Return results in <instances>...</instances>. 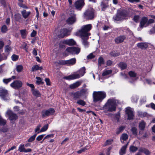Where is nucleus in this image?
I'll list each match as a JSON object with an SVG mask.
<instances>
[{
    "instance_id": "f257e3e1",
    "label": "nucleus",
    "mask_w": 155,
    "mask_h": 155,
    "mask_svg": "<svg viewBox=\"0 0 155 155\" xmlns=\"http://www.w3.org/2000/svg\"><path fill=\"white\" fill-rule=\"evenodd\" d=\"M92 27V25L90 24L83 25L77 33V35L81 38L82 44L85 48H87L89 46V43L87 40L88 39V36L91 35V34L89 32L91 29Z\"/></svg>"
},
{
    "instance_id": "f03ea898",
    "label": "nucleus",
    "mask_w": 155,
    "mask_h": 155,
    "mask_svg": "<svg viewBox=\"0 0 155 155\" xmlns=\"http://www.w3.org/2000/svg\"><path fill=\"white\" fill-rule=\"evenodd\" d=\"M119 102L117 100L114 98L109 99L104 105L103 109L105 112H113L116 110L117 104Z\"/></svg>"
},
{
    "instance_id": "7ed1b4c3",
    "label": "nucleus",
    "mask_w": 155,
    "mask_h": 155,
    "mask_svg": "<svg viewBox=\"0 0 155 155\" xmlns=\"http://www.w3.org/2000/svg\"><path fill=\"white\" fill-rule=\"evenodd\" d=\"M106 97V93L104 91H94L93 93V101L94 103L101 102Z\"/></svg>"
},
{
    "instance_id": "20e7f679",
    "label": "nucleus",
    "mask_w": 155,
    "mask_h": 155,
    "mask_svg": "<svg viewBox=\"0 0 155 155\" xmlns=\"http://www.w3.org/2000/svg\"><path fill=\"white\" fill-rule=\"evenodd\" d=\"M85 70V68L83 67L80 68L77 73L64 77V78L67 80H71L79 78L84 74L86 73Z\"/></svg>"
},
{
    "instance_id": "39448f33",
    "label": "nucleus",
    "mask_w": 155,
    "mask_h": 155,
    "mask_svg": "<svg viewBox=\"0 0 155 155\" xmlns=\"http://www.w3.org/2000/svg\"><path fill=\"white\" fill-rule=\"evenodd\" d=\"M127 16V14L125 12H118L113 18L115 21H121L126 19Z\"/></svg>"
},
{
    "instance_id": "423d86ee",
    "label": "nucleus",
    "mask_w": 155,
    "mask_h": 155,
    "mask_svg": "<svg viewBox=\"0 0 155 155\" xmlns=\"http://www.w3.org/2000/svg\"><path fill=\"white\" fill-rule=\"evenodd\" d=\"M0 96L4 101H7L10 99V95L8 91L3 88H0Z\"/></svg>"
},
{
    "instance_id": "0eeeda50",
    "label": "nucleus",
    "mask_w": 155,
    "mask_h": 155,
    "mask_svg": "<svg viewBox=\"0 0 155 155\" xmlns=\"http://www.w3.org/2000/svg\"><path fill=\"white\" fill-rule=\"evenodd\" d=\"M6 116H8L9 120L12 122L15 121L18 118L17 114L14 113L10 109H8L7 110L6 113Z\"/></svg>"
},
{
    "instance_id": "6e6552de",
    "label": "nucleus",
    "mask_w": 155,
    "mask_h": 155,
    "mask_svg": "<svg viewBox=\"0 0 155 155\" xmlns=\"http://www.w3.org/2000/svg\"><path fill=\"white\" fill-rule=\"evenodd\" d=\"M94 10L92 8L87 9L84 13V17L86 19H92L94 16Z\"/></svg>"
},
{
    "instance_id": "1a4fd4ad",
    "label": "nucleus",
    "mask_w": 155,
    "mask_h": 155,
    "mask_svg": "<svg viewBox=\"0 0 155 155\" xmlns=\"http://www.w3.org/2000/svg\"><path fill=\"white\" fill-rule=\"evenodd\" d=\"M23 83L19 80L14 81L10 84V86L15 89H18L22 87Z\"/></svg>"
},
{
    "instance_id": "9d476101",
    "label": "nucleus",
    "mask_w": 155,
    "mask_h": 155,
    "mask_svg": "<svg viewBox=\"0 0 155 155\" xmlns=\"http://www.w3.org/2000/svg\"><path fill=\"white\" fill-rule=\"evenodd\" d=\"M125 112L128 116V119L132 120L134 117V112L133 109L130 107H127L126 108Z\"/></svg>"
},
{
    "instance_id": "9b49d317",
    "label": "nucleus",
    "mask_w": 155,
    "mask_h": 155,
    "mask_svg": "<svg viewBox=\"0 0 155 155\" xmlns=\"http://www.w3.org/2000/svg\"><path fill=\"white\" fill-rule=\"evenodd\" d=\"M67 51L72 54H78L80 51L79 48L76 47H69L66 49Z\"/></svg>"
},
{
    "instance_id": "f8f14e48",
    "label": "nucleus",
    "mask_w": 155,
    "mask_h": 155,
    "mask_svg": "<svg viewBox=\"0 0 155 155\" xmlns=\"http://www.w3.org/2000/svg\"><path fill=\"white\" fill-rule=\"evenodd\" d=\"M59 33L58 35L59 37L63 38L70 35V31L66 28H63L60 30Z\"/></svg>"
},
{
    "instance_id": "ddd939ff",
    "label": "nucleus",
    "mask_w": 155,
    "mask_h": 155,
    "mask_svg": "<svg viewBox=\"0 0 155 155\" xmlns=\"http://www.w3.org/2000/svg\"><path fill=\"white\" fill-rule=\"evenodd\" d=\"M75 41L73 39H67L61 41L59 44V47L61 48L63 47L61 45V44H63L68 45H75Z\"/></svg>"
},
{
    "instance_id": "4468645a",
    "label": "nucleus",
    "mask_w": 155,
    "mask_h": 155,
    "mask_svg": "<svg viewBox=\"0 0 155 155\" xmlns=\"http://www.w3.org/2000/svg\"><path fill=\"white\" fill-rule=\"evenodd\" d=\"M55 112V110L53 108H50L46 110H43L41 113L42 116L43 117L48 116L53 114Z\"/></svg>"
},
{
    "instance_id": "2eb2a0df",
    "label": "nucleus",
    "mask_w": 155,
    "mask_h": 155,
    "mask_svg": "<svg viewBox=\"0 0 155 155\" xmlns=\"http://www.w3.org/2000/svg\"><path fill=\"white\" fill-rule=\"evenodd\" d=\"M128 74L132 79V80H129V81L130 83H133L137 80V79L138 78L137 77V74L134 71H130L128 73Z\"/></svg>"
},
{
    "instance_id": "dca6fc26",
    "label": "nucleus",
    "mask_w": 155,
    "mask_h": 155,
    "mask_svg": "<svg viewBox=\"0 0 155 155\" xmlns=\"http://www.w3.org/2000/svg\"><path fill=\"white\" fill-rule=\"evenodd\" d=\"M87 90L86 89H83L80 91H77L75 93H72L73 98L74 99L79 98L82 96V94L85 93L86 92Z\"/></svg>"
},
{
    "instance_id": "f3484780",
    "label": "nucleus",
    "mask_w": 155,
    "mask_h": 155,
    "mask_svg": "<svg viewBox=\"0 0 155 155\" xmlns=\"http://www.w3.org/2000/svg\"><path fill=\"white\" fill-rule=\"evenodd\" d=\"M84 3L83 0H78L74 4V5L77 9H81L84 6Z\"/></svg>"
},
{
    "instance_id": "a211bd4d",
    "label": "nucleus",
    "mask_w": 155,
    "mask_h": 155,
    "mask_svg": "<svg viewBox=\"0 0 155 155\" xmlns=\"http://www.w3.org/2000/svg\"><path fill=\"white\" fill-rule=\"evenodd\" d=\"M76 20L75 15L74 14L67 19L66 22L69 24H72L75 22Z\"/></svg>"
},
{
    "instance_id": "6ab92c4d",
    "label": "nucleus",
    "mask_w": 155,
    "mask_h": 155,
    "mask_svg": "<svg viewBox=\"0 0 155 155\" xmlns=\"http://www.w3.org/2000/svg\"><path fill=\"white\" fill-rule=\"evenodd\" d=\"M18 150L20 152L27 153L31 151V150L30 148L26 149L24 147V144H21L19 147Z\"/></svg>"
},
{
    "instance_id": "aec40b11",
    "label": "nucleus",
    "mask_w": 155,
    "mask_h": 155,
    "mask_svg": "<svg viewBox=\"0 0 155 155\" xmlns=\"http://www.w3.org/2000/svg\"><path fill=\"white\" fill-rule=\"evenodd\" d=\"M148 18L146 17H143L140 21V27L143 28L145 25H147Z\"/></svg>"
},
{
    "instance_id": "412c9836",
    "label": "nucleus",
    "mask_w": 155,
    "mask_h": 155,
    "mask_svg": "<svg viewBox=\"0 0 155 155\" xmlns=\"http://www.w3.org/2000/svg\"><path fill=\"white\" fill-rule=\"evenodd\" d=\"M126 36L124 35L120 36L118 37L115 39V41L117 43H120L123 42L126 39Z\"/></svg>"
},
{
    "instance_id": "4be33fe9",
    "label": "nucleus",
    "mask_w": 155,
    "mask_h": 155,
    "mask_svg": "<svg viewBox=\"0 0 155 155\" xmlns=\"http://www.w3.org/2000/svg\"><path fill=\"white\" fill-rule=\"evenodd\" d=\"M127 143L126 145L123 146L120 150L119 153L120 155H123L126 153V150L128 145Z\"/></svg>"
},
{
    "instance_id": "5701e85b",
    "label": "nucleus",
    "mask_w": 155,
    "mask_h": 155,
    "mask_svg": "<svg viewBox=\"0 0 155 155\" xmlns=\"http://www.w3.org/2000/svg\"><path fill=\"white\" fill-rule=\"evenodd\" d=\"M137 47L142 49H145L148 46L147 44L146 43H139L137 44Z\"/></svg>"
},
{
    "instance_id": "b1692460",
    "label": "nucleus",
    "mask_w": 155,
    "mask_h": 155,
    "mask_svg": "<svg viewBox=\"0 0 155 155\" xmlns=\"http://www.w3.org/2000/svg\"><path fill=\"white\" fill-rule=\"evenodd\" d=\"M139 151V152L143 153L146 155H150V152L148 150L143 147H140Z\"/></svg>"
},
{
    "instance_id": "393cba45",
    "label": "nucleus",
    "mask_w": 155,
    "mask_h": 155,
    "mask_svg": "<svg viewBox=\"0 0 155 155\" xmlns=\"http://www.w3.org/2000/svg\"><path fill=\"white\" fill-rule=\"evenodd\" d=\"M76 62V59L75 58L66 60V64L68 65H72L74 64Z\"/></svg>"
},
{
    "instance_id": "a878e982",
    "label": "nucleus",
    "mask_w": 155,
    "mask_h": 155,
    "mask_svg": "<svg viewBox=\"0 0 155 155\" xmlns=\"http://www.w3.org/2000/svg\"><path fill=\"white\" fill-rule=\"evenodd\" d=\"M21 13L23 17L25 19L28 17L31 12H26L25 10H23L21 12Z\"/></svg>"
},
{
    "instance_id": "bb28decb",
    "label": "nucleus",
    "mask_w": 155,
    "mask_h": 155,
    "mask_svg": "<svg viewBox=\"0 0 155 155\" xmlns=\"http://www.w3.org/2000/svg\"><path fill=\"white\" fill-rule=\"evenodd\" d=\"M118 65L121 70L125 69L127 68V64L124 62H120L118 64Z\"/></svg>"
},
{
    "instance_id": "cd10ccee",
    "label": "nucleus",
    "mask_w": 155,
    "mask_h": 155,
    "mask_svg": "<svg viewBox=\"0 0 155 155\" xmlns=\"http://www.w3.org/2000/svg\"><path fill=\"white\" fill-rule=\"evenodd\" d=\"M128 135L126 134H123L120 137L121 142L122 143H124V141L128 139Z\"/></svg>"
},
{
    "instance_id": "c85d7f7f",
    "label": "nucleus",
    "mask_w": 155,
    "mask_h": 155,
    "mask_svg": "<svg viewBox=\"0 0 155 155\" xmlns=\"http://www.w3.org/2000/svg\"><path fill=\"white\" fill-rule=\"evenodd\" d=\"M146 123L143 120L141 121L139 124V127L140 130H143L145 127Z\"/></svg>"
},
{
    "instance_id": "c756f323",
    "label": "nucleus",
    "mask_w": 155,
    "mask_h": 155,
    "mask_svg": "<svg viewBox=\"0 0 155 155\" xmlns=\"http://www.w3.org/2000/svg\"><path fill=\"white\" fill-rule=\"evenodd\" d=\"M112 71L111 70L105 69L102 73V76H105L108 75L112 73Z\"/></svg>"
},
{
    "instance_id": "7c9ffc66",
    "label": "nucleus",
    "mask_w": 155,
    "mask_h": 155,
    "mask_svg": "<svg viewBox=\"0 0 155 155\" xmlns=\"http://www.w3.org/2000/svg\"><path fill=\"white\" fill-rule=\"evenodd\" d=\"M42 69V67H39L37 65H34L32 67L31 69V71H36L38 70H41Z\"/></svg>"
},
{
    "instance_id": "2f4dec72",
    "label": "nucleus",
    "mask_w": 155,
    "mask_h": 155,
    "mask_svg": "<svg viewBox=\"0 0 155 155\" xmlns=\"http://www.w3.org/2000/svg\"><path fill=\"white\" fill-rule=\"evenodd\" d=\"M81 84V83L79 81H77L76 82L71 85L70 87L71 89L75 88L79 86Z\"/></svg>"
},
{
    "instance_id": "473e14b6",
    "label": "nucleus",
    "mask_w": 155,
    "mask_h": 155,
    "mask_svg": "<svg viewBox=\"0 0 155 155\" xmlns=\"http://www.w3.org/2000/svg\"><path fill=\"white\" fill-rule=\"evenodd\" d=\"M108 6L107 4L104 2V1L102 2L101 4V6L102 8V10H104Z\"/></svg>"
},
{
    "instance_id": "72a5a7b5",
    "label": "nucleus",
    "mask_w": 155,
    "mask_h": 155,
    "mask_svg": "<svg viewBox=\"0 0 155 155\" xmlns=\"http://www.w3.org/2000/svg\"><path fill=\"white\" fill-rule=\"evenodd\" d=\"M32 92L33 94L35 96L38 97L40 96V94L38 91L32 89Z\"/></svg>"
},
{
    "instance_id": "f704fd0d",
    "label": "nucleus",
    "mask_w": 155,
    "mask_h": 155,
    "mask_svg": "<svg viewBox=\"0 0 155 155\" xmlns=\"http://www.w3.org/2000/svg\"><path fill=\"white\" fill-rule=\"evenodd\" d=\"M110 55L111 56L116 57L119 55L120 53L117 51H112L110 53Z\"/></svg>"
},
{
    "instance_id": "c9c22d12",
    "label": "nucleus",
    "mask_w": 155,
    "mask_h": 155,
    "mask_svg": "<svg viewBox=\"0 0 155 155\" xmlns=\"http://www.w3.org/2000/svg\"><path fill=\"white\" fill-rule=\"evenodd\" d=\"M48 124H46L41 128L40 131L38 132V133H40L45 131L48 129Z\"/></svg>"
},
{
    "instance_id": "e433bc0d",
    "label": "nucleus",
    "mask_w": 155,
    "mask_h": 155,
    "mask_svg": "<svg viewBox=\"0 0 155 155\" xmlns=\"http://www.w3.org/2000/svg\"><path fill=\"white\" fill-rule=\"evenodd\" d=\"M111 150V148L110 147L108 148L107 149H105L104 150L103 153H101L99 155H104V153H106L107 155H110V151Z\"/></svg>"
},
{
    "instance_id": "4c0bfd02",
    "label": "nucleus",
    "mask_w": 155,
    "mask_h": 155,
    "mask_svg": "<svg viewBox=\"0 0 155 155\" xmlns=\"http://www.w3.org/2000/svg\"><path fill=\"white\" fill-rule=\"evenodd\" d=\"M21 36L23 38H25L26 37V33L25 30H22L20 31Z\"/></svg>"
},
{
    "instance_id": "58836bf2",
    "label": "nucleus",
    "mask_w": 155,
    "mask_h": 155,
    "mask_svg": "<svg viewBox=\"0 0 155 155\" xmlns=\"http://www.w3.org/2000/svg\"><path fill=\"white\" fill-rule=\"evenodd\" d=\"M77 103L79 105L83 106L85 105L86 104L85 101H84V100L81 99L78 100L77 102Z\"/></svg>"
},
{
    "instance_id": "ea45409f",
    "label": "nucleus",
    "mask_w": 155,
    "mask_h": 155,
    "mask_svg": "<svg viewBox=\"0 0 155 155\" xmlns=\"http://www.w3.org/2000/svg\"><path fill=\"white\" fill-rule=\"evenodd\" d=\"M8 30V28L7 26L5 25H3L1 28V31L3 33H6L7 31Z\"/></svg>"
},
{
    "instance_id": "a19ab883",
    "label": "nucleus",
    "mask_w": 155,
    "mask_h": 155,
    "mask_svg": "<svg viewBox=\"0 0 155 155\" xmlns=\"http://www.w3.org/2000/svg\"><path fill=\"white\" fill-rule=\"evenodd\" d=\"M16 70L18 72H20L23 69V67L21 65H16Z\"/></svg>"
},
{
    "instance_id": "79ce46f5",
    "label": "nucleus",
    "mask_w": 155,
    "mask_h": 155,
    "mask_svg": "<svg viewBox=\"0 0 155 155\" xmlns=\"http://www.w3.org/2000/svg\"><path fill=\"white\" fill-rule=\"evenodd\" d=\"M90 148V147L88 146H87L84 148H82L80 150L78 151L77 153H81L85 151L86 150Z\"/></svg>"
},
{
    "instance_id": "37998d69",
    "label": "nucleus",
    "mask_w": 155,
    "mask_h": 155,
    "mask_svg": "<svg viewBox=\"0 0 155 155\" xmlns=\"http://www.w3.org/2000/svg\"><path fill=\"white\" fill-rule=\"evenodd\" d=\"M37 135V134H35L33 136L31 137L28 140V142H31L35 140L36 137Z\"/></svg>"
},
{
    "instance_id": "c03bdc74",
    "label": "nucleus",
    "mask_w": 155,
    "mask_h": 155,
    "mask_svg": "<svg viewBox=\"0 0 155 155\" xmlns=\"http://www.w3.org/2000/svg\"><path fill=\"white\" fill-rule=\"evenodd\" d=\"M124 128L125 127L124 126L120 127L119 128L117 129V130L116 131V134H120V133L122 131L124 130Z\"/></svg>"
},
{
    "instance_id": "a18cd8bd",
    "label": "nucleus",
    "mask_w": 155,
    "mask_h": 155,
    "mask_svg": "<svg viewBox=\"0 0 155 155\" xmlns=\"http://www.w3.org/2000/svg\"><path fill=\"white\" fill-rule=\"evenodd\" d=\"M98 61L99 66H101L102 64H104V60L101 57L99 58H98Z\"/></svg>"
},
{
    "instance_id": "49530a36",
    "label": "nucleus",
    "mask_w": 155,
    "mask_h": 155,
    "mask_svg": "<svg viewBox=\"0 0 155 155\" xmlns=\"http://www.w3.org/2000/svg\"><path fill=\"white\" fill-rule=\"evenodd\" d=\"M138 150L137 147L133 146H131L130 148V152H135Z\"/></svg>"
},
{
    "instance_id": "de8ad7c7",
    "label": "nucleus",
    "mask_w": 155,
    "mask_h": 155,
    "mask_svg": "<svg viewBox=\"0 0 155 155\" xmlns=\"http://www.w3.org/2000/svg\"><path fill=\"white\" fill-rule=\"evenodd\" d=\"M6 120L2 118L0 115V125H4L6 124Z\"/></svg>"
},
{
    "instance_id": "09e8293b",
    "label": "nucleus",
    "mask_w": 155,
    "mask_h": 155,
    "mask_svg": "<svg viewBox=\"0 0 155 155\" xmlns=\"http://www.w3.org/2000/svg\"><path fill=\"white\" fill-rule=\"evenodd\" d=\"M19 57L18 55L14 54L11 56V58L12 60L13 61H16L18 58Z\"/></svg>"
},
{
    "instance_id": "8fccbe9b",
    "label": "nucleus",
    "mask_w": 155,
    "mask_h": 155,
    "mask_svg": "<svg viewBox=\"0 0 155 155\" xmlns=\"http://www.w3.org/2000/svg\"><path fill=\"white\" fill-rule=\"evenodd\" d=\"M41 127V124H39L37 126L36 128L35 129V132L36 133V134H39V133H38V132L40 131V128Z\"/></svg>"
},
{
    "instance_id": "3c124183",
    "label": "nucleus",
    "mask_w": 155,
    "mask_h": 155,
    "mask_svg": "<svg viewBox=\"0 0 155 155\" xmlns=\"http://www.w3.org/2000/svg\"><path fill=\"white\" fill-rule=\"evenodd\" d=\"M36 78L37 79L36 83L38 84H40L42 83V79L39 77H37Z\"/></svg>"
},
{
    "instance_id": "603ef678",
    "label": "nucleus",
    "mask_w": 155,
    "mask_h": 155,
    "mask_svg": "<svg viewBox=\"0 0 155 155\" xmlns=\"http://www.w3.org/2000/svg\"><path fill=\"white\" fill-rule=\"evenodd\" d=\"M140 16L139 15H135L133 18V20L136 22H137L139 20Z\"/></svg>"
},
{
    "instance_id": "864d4df0",
    "label": "nucleus",
    "mask_w": 155,
    "mask_h": 155,
    "mask_svg": "<svg viewBox=\"0 0 155 155\" xmlns=\"http://www.w3.org/2000/svg\"><path fill=\"white\" fill-rule=\"evenodd\" d=\"M45 135V134H41L38 136L36 138V140L38 141L41 140Z\"/></svg>"
},
{
    "instance_id": "5fc2aeb1",
    "label": "nucleus",
    "mask_w": 155,
    "mask_h": 155,
    "mask_svg": "<svg viewBox=\"0 0 155 155\" xmlns=\"http://www.w3.org/2000/svg\"><path fill=\"white\" fill-rule=\"evenodd\" d=\"M5 52H6L8 53H9L11 50V48L8 45L5 46Z\"/></svg>"
},
{
    "instance_id": "6e6d98bb",
    "label": "nucleus",
    "mask_w": 155,
    "mask_h": 155,
    "mask_svg": "<svg viewBox=\"0 0 155 155\" xmlns=\"http://www.w3.org/2000/svg\"><path fill=\"white\" fill-rule=\"evenodd\" d=\"M138 97L137 96H134L132 97L131 100L133 102H136L137 101Z\"/></svg>"
},
{
    "instance_id": "4d7b16f0",
    "label": "nucleus",
    "mask_w": 155,
    "mask_h": 155,
    "mask_svg": "<svg viewBox=\"0 0 155 155\" xmlns=\"http://www.w3.org/2000/svg\"><path fill=\"white\" fill-rule=\"evenodd\" d=\"M139 116L141 117H143L146 116L147 113L145 112H139Z\"/></svg>"
},
{
    "instance_id": "13d9d810",
    "label": "nucleus",
    "mask_w": 155,
    "mask_h": 155,
    "mask_svg": "<svg viewBox=\"0 0 155 155\" xmlns=\"http://www.w3.org/2000/svg\"><path fill=\"white\" fill-rule=\"evenodd\" d=\"M137 130L136 128L135 127H133L131 129V131L132 132L133 134L134 135H136L137 134Z\"/></svg>"
},
{
    "instance_id": "bf43d9fd",
    "label": "nucleus",
    "mask_w": 155,
    "mask_h": 155,
    "mask_svg": "<svg viewBox=\"0 0 155 155\" xmlns=\"http://www.w3.org/2000/svg\"><path fill=\"white\" fill-rule=\"evenodd\" d=\"M11 81V78H8L7 79H4L3 80V82L5 84H7L8 83Z\"/></svg>"
},
{
    "instance_id": "052dcab7",
    "label": "nucleus",
    "mask_w": 155,
    "mask_h": 155,
    "mask_svg": "<svg viewBox=\"0 0 155 155\" xmlns=\"http://www.w3.org/2000/svg\"><path fill=\"white\" fill-rule=\"evenodd\" d=\"M54 137V134H49L46 136L44 138L43 140H44L46 139H48L49 138H52L53 137Z\"/></svg>"
},
{
    "instance_id": "680f3d73",
    "label": "nucleus",
    "mask_w": 155,
    "mask_h": 155,
    "mask_svg": "<svg viewBox=\"0 0 155 155\" xmlns=\"http://www.w3.org/2000/svg\"><path fill=\"white\" fill-rule=\"evenodd\" d=\"M58 64H66V60H61L59 61Z\"/></svg>"
},
{
    "instance_id": "e2e57ef3",
    "label": "nucleus",
    "mask_w": 155,
    "mask_h": 155,
    "mask_svg": "<svg viewBox=\"0 0 155 155\" xmlns=\"http://www.w3.org/2000/svg\"><path fill=\"white\" fill-rule=\"evenodd\" d=\"M152 65L151 63L147 66V72L150 71L151 69Z\"/></svg>"
},
{
    "instance_id": "0e129e2a",
    "label": "nucleus",
    "mask_w": 155,
    "mask_h": 155,
    "mask_svg": "<svg viewBox=\"0 0 155 155\" xmlns=\"http://www.w3.org/2000/svg\"><path fill=\"white\" fill-rule=\"evenodd\" d=\"M27 45V44L24 43L22 44V48H23L27 52L28 51V48L26 47Z\"/></svg>"
},
{
    "instance_id": "69168bd1",
    "label": "nucleus",
    "mask_w": 155,
    "mask_h": 155,
    "mask_svg": "<svg viewBox=\"0 0 155 155\" xmlns=\"http://www.w3.org/2000/svg\"><path fill=\"white\" fill-rule=\"evenodd\" d=\"M112 143V140L111 139H110L107 140L106 141V145H109L111 144Z\"/></svg>"
},
{
    "instance_id": "338daca9",
    "label": "nucleus",
    "mask_w": 155,
    "mask_h": 155,
    "mask_svg": "<svg viewBox=\"0 0 155 155\" xmlns=\"http://www.w3.org/2000/svg\"><path fill=\"white\" fill-rule=\"evenodd\" d=\"M146 98L145 97H143L141 98L140 100V102L141 103L143 104L146 101Z\"/></svg>"
},
{
    "instance_id": "774afa93",
    "label": "nucleus",
    "mask_w": 155,
    "mask_h": 155,
    "mask_svg": "<svg viewBox=\"0 0 155 155\" xmlns=\"http://www.w3.org/2000/svg\"><path fill=\"white\" fill-rule=\"evenodd\" d=\"M45 81L46 82V84L48 85H50V80L48 78H46L45 79Z\"/></svg>"
}]
</instances>
